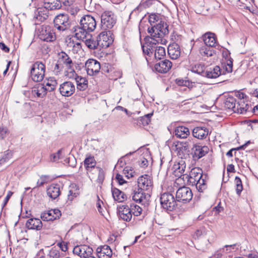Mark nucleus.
I'll return each instance as SVG.
<instances>
[{
  "instance_id": "f257e3e1",
  "label": "nucleus",
  "mask_w": 258,
  "mask_h": 258,
  "mask_svg": "<svg viewBox=\"0 0 258 258\" xmlns=\"http://www.w3.org/2000/svg\"><path fill=\"white\" fill-rule=\"evenodd\" d=\"M80 26L76 25L74 35L78 39L82 40L87 37L90 32L93 31L96 26L95 19L90 15H85L80 20Z\"/></svg>"
},
{
  "instance_id": "f03ea898",
  "label": "nucleus",
  "mask_w": 258,
  "mask_h": 258,
  "mask_svg": "<svg viewBox=\"0 0 258 258\" xmlns=\"http://www.w3.org/2000/svg\"><path fill=\"white\" fill-rule=\"evenodd\" d=\"M188 184L191 186H196L199 192H203L207 188V175L203 174V170L199 167H195L191 169L189 175L185 174Z\"/></svg>"
},
{
  "instance_id": "7ed1b4c3",
  "label": "nucleus",
  "mask_w": 258,
  "mask_h": 258,
  "mask_svg": "<svg viewBox=\"0 0 258 258\" xmlns=\"http://www.w3.org/2000/svg\"><path fill=\"white\" fill-rule=\"evenodd\" d=\"M54 27L60 32L70 31L74 33L76 25L68 14L60 13L53 20Z\"/></svg>"
},
{
  "instance_id": "20e7f679",
  "label": "nucleus",
  "mask_w": 258,
  "mask_h": 258,
  "mask_svg": "<svg viewBox=\"0 0 258 258\" xmlns=\"http://www.w3.org/2000/svg\"><path fill=\"white\" fill-rule=\"evenodd\" d=\"M225 60L223 62L222 65L225 70V72L223 73L219 66H215L213 69H210L207 70L206 77L208 78H216L221 74H224L225 73H231L232 71L233 68V59L230 56L229 53L226 52L225 55L224 54Z\"/></svg>"
},
{
  "instance_id": "39448f33",
  "label": "nucleus",
  "mask_w": 258,
  "mask_h": 258,
  "mask_svg": "<svg viewBox=\"0 0 258 258\" xmlns=\"http://www.w3.org/2000/svg\"><path fill=\"white\" fill-rule=\"evenodd\" d=\"M160 202L161 207L167 212L174 211L177 208V202L174 196L170 192L161 194Z\"/></svg>"
},
{
  "instance_id": "423d86ee",
  "label": "nucleus",
  "mask_w": 258,
  "mask_h": 258,
  "mask_svg": "<svg viewBox=\"0 0 258 258\" xmlns=\"http://www.w3.org/2000/svg\"><path fill=\"white\" fill-rule=\"evenodd\" d=\"M45 66L41 61H37L34 63L30 69V77L36 82H39L45 76Z\"/></svg>"
},
{
  "instance_id": "0eeeda50",
  "label": "nucleus",
  "mask_w": 258,
  "mask_h": 258,
  "mask_svg": "<svg viewBox=\"0 0 258 258\" xmlns=\"http://www.w3.org/2000/svg\"><path fill=\"white\" fill-rule=\"evenodd\" d=\"M146 43L142 45V48L143 53L145 55L151 56L153 54L155 45L157 44L161 43L165 44L167 41L165 39L159 38L158 39L150 40V39L145 38Z\"/></svg>"
},
{
  "instance_id": "6e6552de",
  "label": "nucleus",
  "mask_w": 258,
  "mask_h": 258,
  "mask_svg": "<svg viewBox=\"0 0 258 258\" xmlns=\"http://www.w3.org/2000/svg\"><path fill=\"white\" fill-rule=\"evenodd\" d=\"M116 23L114 15L111 11H105L101 16V28L104 30L111 29Z\"/></svg>"
},
{
  "instance_id": "1a4fd4ad",
  "label": "nucleus",
  "mask_w": 258,
  "mask_h": 258,
  "mask_svg": "<svg viewBox=\"0 0 258 258\" xmlns=\"http://www.w3.org/2000/svg\"><path fill=\"white\" fill-rule=\"evenodd\" d=\"M177 202L183 203L189 202L192 198L191 190L186 186L179 187L176 192Z\"/></svg>"
},
{
  "instance_id": "9d476101",
  "label": "nucleus",
  "mask_w": 258,
  "mask_h": 258,
  "mask_svg": "<svg viewBox=\"0 0 258 258\" xmlns=\"http://www.w3.org/2000/svg\"><path fill=\"white\" fill-rule=\"evenodd\" d=\"M39 38L46 42H52L56 39L55 33L49 26H42L39 31Z\"/></svg>"
},
{
  "instance_id": "9b49d317",
  "label": "nucleus",
  "mask_w": 258,
  "mask_h": 258,
  "mask_svg": "<svg viewBox=\"0 0 258 258\" xmlns=\"http://www.w3.org/2000/svg\"><path fill=\"white\" fill-rule=\"evenodd\" d=\"M111 32L110 31H103L98 36V40L99 42V49L107 48L113 42V39L111 36Z\"/></svg>"
},
{
  "instance_id": "f8f14e48",
  "label": "nucleus",
  "mask_w": 258,
  "mask_h": 258,
  "mask_svg": "<svg viewBox=\"0 0 258 258\" xmlns=\"http://www.w3.org/2000/svg\"><path fill=\"white\" fill-rule=\"evenodd\" d=\"M85 68L88 75L94 76L99 72L101 66L97 60L89 59L85 63Z\"/></svg>"
},
{
  "instance_id": "ddd939ff",
  "label": "nucleus",
  "mask_w": 258,
  "mask_h": 258,
  "mask_svg": "<svg viewBox=\"0 0 258 258\" xmlns=\"http://www.w3.org/2000/svg\"><path fill=\"white\" fill-rule=\"evenodd\" d=\"M153 182L151 177L147 174L140 176L138 179V188L143 190L150 191L152 189Z\"/></svg>"
},
{
  "instance_id": "4468645a",
  "label": "nucleus",
  "mask_w": 258,
  "mask_h": 258,
  "mask_svg": "<svg viewBox=\"0 0 258 258\" xmlns=\"http://www.w3.org/2000/svg\"><path fill=\"white\" fill-rule=\"evenodd\" d=\"M59 91L62 96L70 97L74 93L75 86L73 83L66 81L60 85Z\"/></svg>"
},
{
  "instance_id": "2eb2a0df",
  "label": "nucleus",
  "mask_w": 258,
  "mask_h": 258,
  "mask_svg": "<svg viewBox=\"0 0 258 258\" xmlns=\"http://www.w3.org/2000/svg\"><path fill=\"white\" fill-rule=\"evenodd\" d=\"M58 62H60L68 69L67 71L70 73H75L73 68V61L69 55L64 52L61 51L58 53Z\"/></svg>"
},
{
  "instance_id": "dca6fc26",
  "label": "nucleus",
  "mask_w": 258,
  "mask_h": 258,
  "mask_svg": "<svg viewBox=\"0 0 258 258\" xmlns=\"http://www.w3.org/2000/svg\"><path fill=\"white\" fill-rule=\"evenodd\" d=\"M192 151L193 159L196 161L207 154L209 151V149L206 146L195 144L192 148Z\"/></svg>"
},
{
  "instance_id": "f3484780",
  "label": "nucleus",
  "mask_w": 258,
  "mask_h": 258,
  "mask_svg": "<svg viewBox=\"0 0 258 258\" xmlns=\"http://www.w3.org/2000/svg\"><path fill=\"white\" fill-rule=\"evenodd\" d=\"M117 214L119 219L129 222L132 218L131 210L128 205H122L118 207Z\"/></svg>"
},
{
  "instance_id": "a211bd4d",
  "label": "nucleus",
  "mask_w": 258,
  "mask_h": 258,
  "mask_svg": "<svg viewBox=\"0 0 258 258\" xmlns=\"http://www.w3.org/2000/svg\"><path fill=\"white\" fill-rule=\"evenodd\" d=\"M150 198L149 194H145L144 190L139 188H135L133 191V200L137 203H146Z\"/></svg>"
},
{
  "instance_id": "6ab92c4d",
  "label": "nucleus",
  "mask_w": 258,
  "mask_h": 258,
  "mask_svg": "<svg viewBox=\"0 0 258 258\" xmlns=\"http://www.w3.org/2000/svg\"><path fill=\"white\" fill-rule=\"evenodd\" d=\"M172 66V62L170 60L164 59L156 63L155 64L154 68L159 73H166L170 70Z\"/></svg>"
},
{
  "instance_id": "aec40b11",
  "label": "nucleus",
  "mask_w": 258,
  "mask_h": 258,
  "mask_svg": "<svg viewBox=\"0 0 258 258\" xmlns=\"http://www.w3.org/2000/svg\"><path fill=\"white\" fill-rule=\"evenodd\" d=\"M61 215L60 211L57 209H55L49 210L47 212L42 213L41 215V218L43 221H53L59 218Z\"/></svg>"
},
{
  "instance_id": "412c9836",
  "label": "nucleus",
  "mask_w": 258,
  "mask_h": 258,
  "mask_svg": "<svg viewBox=\"0 0 258 258\" xmlns=\"http://www.w3.org/2000/svg\"><path fill=\"white\" fill-rule=\"evenodd\" d=\"M83 164L87 174L92 172L97 167H96V161L94 157L91 155H86V157L83 161Z\"/></svg>"
},
{
  "instance_id": "4be33fe9",
  "label": "nucleus",
  "mask_w": 258,
  "mask_h": 258,
  "mask_svg": "<svg viewBox=\"0 0 258 258\" xmlns=\"http://www.w3.org/2000/svg\"><path fill=\"white\" fill-rule=\"evenodd\" d=\"M186 168V164L184 160L181 159L179 162L175 163L173 165L172 170L173 174L176 177H180L183 174Z\"/></svg>"
},
{
  "instance_id": "5701e85b",
  "label": "nucleus",
  "mask_w": 258,
  "mask_h": 258,
  "mask_svg": "<svg viewBox=\"0 0 258 258\" xmlns=\"http://www.w3.org/2000/svg\"><path fill=\"white\" fill-rule=\"evenodd\" d=\"M96 252L99 258H110L112 255V250L107 245L97 247Z\"/></svg>"
},
{
  "instance_id": "b1692460",
  "label": "nucleus",
  "mask_w": 258,
  "mask_h": 258,
  "mask_svg": "<svg viewBox=\"0 0 258 258\" xmlns=\"http://www.w3.org/2000/svg\"><path fill=\"white\" fill-rule=\"evenodd\" d=\"M25 226L28 229L40 230L42 228V223L39 219L31 218L26 221Z\"/></svg>"
},
{
  "instance_id": "393cba45",
  "label": "nucleus",
  "mask_w": 258,
  "mask_h": 258,
  "mask_svg": "<svg viewBox=\"0 0 258 258\" xmlns=\"http://www.w3.org/2000/svg\"><path fill=\"white\" fill-rule=\"evenodd\" d=\"M209 134L208 129L205 126H197L192 130L193 136L198 139H205Z\"/></svg>"
},
{
  "instance_id": "a878e982",
  "label": "nucleus",
  "mask_w": 258,
  "mask_h": 258,
  "mask_svg": "<svg viewBox=\"0 0 258 258\" xmlns=\"http://www.w3.org/2000/svg\"><path fill=\"white\" fill-rule=\"evenodd\" d=\"M47 195L52 200L56 199L60 194V185L58 184H52L47 189Z\"/></svg>"
},
{
  "instance_id": "bb28decb",
  "label": "nucleus",
  "mask_w": 258,
  "mask_h": 258,
  "mask_svg": "<svg viewBox=\"0 0 258 258\" xmlns=\"http://www.w3.org/2000/svg\"><path fill=\"white\" fill-rule=\"evenodd\" d=\"M168 53L171 58L176 59L180 55V48L179 45L173 43L170 44L168 47Z\"/></svg>"
},
{
  "instance_id": "cd10ccee",
  "label": "nucleus",
  "mask_w": 258,
  "mask_h": 258,
  "mask_svg": "<svg viewBox=\"0 0 258 258\" xmlns=\"http://www.w3.org/2000/svg\"><path fill=\"white\" fill-rule=\"evenodd\" d=\"M202 39L205 45L214 47L216 43V38L214 33L207 32L202 36Z\"/></svg>"
},
{
  "instance_id": "c85d7f7f",
  "label": "nucleus",
  "mask_w": 258,
  "mask_h": 258,
  "mask_svg": "<svg viewBox=\"0 0 258 258\" xmlns=\"http://www.w3.org/2000/svg\"><path fill=\"white\" fill-rule=\"evenodd\" d=\"M174 136L177 138L185 139L190 134L188 128L184 126H177L174 131Z\"/></svg>"
},
{
  "instance_id": "c756f323",
  "label": "nucleus",
  "mask_w": 258,
  "mask_h": 258,
  "mask_svg": "<svg viewBox=\"0 0 258 258\" xmlns=\"http://www.w3.org/2000/svg\"><path fill=\"white\" fill-rule=\"evenodd\" d=\"M84 42L86 45L90 49H99V42L98 40V36L95 38L92 35H87Z\"/></svg>"
},
{
  "instance_id": "7c9ffc66",
  "label": "nucleus",
  "mask_w": 258,
  "mask_h": 258,
  "mask_svg": "<svg viewBox=\"0 0 258 258\" xmlns=\"http://www.w3.org/2000/svg\"><path fill=\"white\" fill-rule=\"evenodd\" d=\"M168 27V26L166 22L160 21L158 23L155 25L156 32L159 34L158 36H161V38H163V37L169 33Z\"/></svg>"
},
{
  "instance_id": "2f4dec72",
  "label": "nucleus",
  "mask_w": 258,
  "mask_h": 258,
  "mask_svg": "<svg viewBox=\"0 0 258 258\" xmlns=\"http://www.w3.org/2000/svg\"><path fill=\"white\" fill-rule=\"evenodd\" d=\"M32 94L36 95L38 97L43 98L47 94V89L45 88L43 84H38L32 88Z\"/></svg>"
},
{
  "instance_id": "473e14b6",
  "label": "nucleus",
  "mask_w": 258,
  "mask_h": 258,
  "mask_svg": "<svg viewBox=\"0 0 258 258\" xmlns=\"http://www.w3.org/2000/svg\"><path fill=\"white\" fill-rule=\"evenodd\" d=\"M44 8L50 10H55L61 8V3L60 0H44Z\"/></svg>"
},
{
  "instance_id": "72a5a7b5",
  "label": "nucleus",
  "mask_w": 258,
  "mask_h": 258,
  "mask_svg": "<svg viewBox=\"0 0 258 258\" xmlns=\"http://www.w3.org/2000/svg\"><path fill=\"white\" fill-rule=\"evenodd\" d=\"M199 51L200 54L204 57L212 56L216 54V50L213 47L205 45L200 48Z\"/></svg>"
},
{
  "instance_id": "f704fd0d",
  "label": "nucleus",
  "mask_w": 258,
  "mask_h": 258,
  "mask_svg": "<svg viewBox=\"0 0 258 258\" xmlns=\"http://www.w3.org/2000/svg\"><path fill=\"white\" fill-rule=\"evenodd\" d=\"M224 107L226 109L236 112V100L233 96H228L224 101Z\"/></svg>"
},
{
  "instance_id": "c9c22d12",
  "label": "nucleus",
  "mask_w": 258,
  "mask_h": 258,
  "mask_svg": "<svg viewBox=\"0 0 258 258\" xmlns=\"http://www.w3.org/2000/svg\"><path fill=\"white\" fill-rule=\"evenodd\" d=\"M112 195L114 200L118 202H122L126 199L125 194L116 187H112Z\"/></svg>"
},
{
  "instance_id": "e433bc0d",
  "label": "nucleus",
  "mask_w": 258,
  "mask_h": 258,
  "mask_svg": "<svg viewBox=\"0 0 258 258\" xmlns=\"http://www.w3.org/2000/svg\"><path fill=\"white\" fill-rule=\"evenodd\" d=\"M75 80L77 82V88L80 91H84L88 87V81L84 77L77 76L75 77Z\"/></svg>"
},
{
  "instance_id": "4c0bfd02",
  "label": "nucleus",
  "mask_w": 258,
  "mask_h": 258,
  "mask_svg": "<svg viewBox=\"0 0 258 258\" xmlns=\"http://www.w3.org/2000/svg\"><path fill=\"white\" fill-rule=\"evenodd\" d=\"M249 106L248 104L245 103L244 100H239L236 103V112L237 113L243 114L248 111Z\"/></svg>"
},
{
  "instance_id": "58836bf2",
  "label": "nucleus",
  "mask_w": 258,
  "mask_h": 258,
  "mask_svg": "<svg viewBox=\"0 0 258 258\" xmlns=\"http://www.w3.org/2000/svg\"><path fill=\"white\" fill-rule=\"evenodd\" d=\"M153 113H148L145 115L143 116H141L140 118L135 119V120H137V125H148L151 121V117L153 115Z\"/></svg>"
},
{
  "instance_id": "ea45409f",
  "label": "nucleus",
  "mask_w": 258,
  "mask_h": 258,
  "mask_svg": "<svg viewBox=\"0 0 258 258\" xmlns=\"http://www.w3.org/2000/svg\"><path fill=\"white\" fill-rule=\"evenodd\" d=\"M154 56L156 59H161L165 56V49L162 46L155 45L154 49Z\"/></svg>"
},
{
  "instance_id": "a19ab883",
  "label": "nucleus",
  "mask_w": 258,
  "mask_h": 258,
  "mask_svg": "<svg viewBox=\"0 0 258 258\" xmlns=\"http://www.w3.org/2000/svg\"><path fill=\"white\" fill-rule=\"evenodd\" d=\"M191 71L203 77H206L207 73V70H205V66L202 64H196L192 68Z\"/></svg>"
},
{
  "instance_id": "79ce46f5",
  "label": "nucleus",
  "mask_w": 258,
  "mask_h": 258,
  "mask_svg": "<svg viewBox=\"0 0 258 258\" xmlns=\"http://www.w3.org/2000/svg\"><path fill=\"white\" fill-rule=\"evenodd\" d=\"M82 254H81V257L86 258L88 256L92 255L93 250L89 246L86 245H83Z\"/></svg>"
},
{
  "instance_id": "37998d69",
  "label": "nucleus",
  "mask_w": 258,
  "mask_h": 258,
  "mask_svg": "<svg viewBox=\"0 0 258 258\" xmlns=\"http://www.w3.org/2000/svg\"><path fill=\"white\" fill-rule=\"evenodd\" d=\"M151 26L152 27L151 28H149L148 29V32L151 34V37L150 38L146 37L145 38L150 39V40L153 39L154 38V39H158L159 38L163 39L162 38H161V36H158V35L159 34V33H157V32H156L155 25Z\"/></svg>"
},
{
  "instance_id": "c03bdc74",
  "label": "nucleus",
  "mask_w": 258,
  "mask_h": 258,
  "mask_svg": "<svg viewBox=\"0 0 258 258\" xmlns=\"http://www.w3.org/2000/svg\"><path fill=\"white\" fill-rule=\"evenodd\" d=\"M235 183L236 184V194L238 196H240L241 195V191L243 190V185H242V181L239 177L236 176L235 178Z\"/></svg>"
},
{
  "instance_id": "a18cd8bd",
  "label": "nucleus",
  "mask_w": 258,
  "mask_h": 258,
  "mask_svg": "<svg viewBox=\"0 0 258 258\" xmlns=\"http://www.w3.org/2000/svg\"><path fill=\"white\" fill-rule=\"evenodd\" d=\"M130 209L131 210L132 215L138 216L141 215L142 212V209L137 205L131 204Z\"/></svg>"
},
{
  "instance_id": "49530a36",
  "label": "nucleus",
  "mask_w": 258,
  "mask_h": 258,
  "mask_svg": "<svg viewBox=\"0 0 258 258\" xmlns=\"http://www.w3.org/2000/svg\"><path fill=\"white\" fill-rule=\"evenodd\" d=\"M79 195L78 190L70 189L68 195L67 203L68 204H71L74 199Z\"/></svg>"
},
{
  "instance_id": "de8ad7c7",
  "label": "nucleus",
  "mask_w": 258,
  "mask_h": 258,
  "mask_svg": "<svg viewBox=\"0 0 258 258\" xmlns=\"http://www.w3.org/2000/svg\"><path fill=\"white\" fill-rule=\"evenodd\" d=\"M10 134L8 128L6 126H0V140H4Z\"/></svg>"
},
{
  "instance_id": "09e8293b",
  "label": "nucleus",
  "mask_w": 258,
  "mask_h": 258,
  "mask_svg": "<svg viewBox=\"0 0 258 258\" xmlns=\"http://www.w3.org/2000/svg\"><path fill=\"white\" fill-rule=\"evenodd\" d=\"M134 173V169L129 166H126L123 170V174L128 179L133 177Z\"/></svg>"
},
{
  "instance_id": "8fccbe9b",
  "label": "nucleus",
  "mask_w": 258,
  "mask_h": 258,
  "mask_svg": "<svg viewBox=\"0 0 258 258\" xmlns=\"http://www.w3.org/2000/svg\"><path fill=\"white\" fill-rule=\"evenodd\" d=\"M96 169L97 170L98 172V177H97L96 181H97V183L101 184H102V183L104 181L105 174H104V171L101 168L97 167Z\"/></svg>"
},
{
  "instance_id": "3c124183",
  "label": "nucleus",
  "mask_w": 258,
  "mask_h": 258,
  "mask_svg": "<svg viewBox=\"0 0 258 258\" xmlns=\"http://www.w3.org/2000/svg\"><path fill=\"white\" fill-rule=\"evenodd\" d=\"M160 16L155 14H152L149 16V22L151 25H156V23L159 21Z\"/></svg>"
},
{
  "instance_id": "603ef678",
  "label": "nucleus",
  "mask_w": 258,
  "mask_h": 258,
  "mask_svg": "<svg viewBox=\"0 0 258 258\" xmlns=\"http://www.w3.org/2000/svg\"><path fill=\"white\" fill-rule=\"evenodd\" d=\"M100 70L102 74L109 73L112 71V67L109 63H105L101 67Z\"/></svg>"
},
{
  "instance_id": "864d4df0",
  "label": "nucleus",
  "mask_w": 258,
  "mask_h": 258,
  "mask_svg": "<svg viewBox=\"0 0 258 258\" xmlns=\"http://www.w3.org/2000/svg\"><path fill=\"white\" fill-rule=\"evenodd\" d=\"M62 149L59 150L56 153L50 155V160L52 162H55L61 158Z\"/></svg>"
},
{
  "instance_id": "5fc2aeb1",
  "label": "nucleus",
  "mask_w": 258,
  "mask_h": 258,
  "mask_svg": "<svg viewBox=\"0 0 258 258\" xmlns=\"http://www.w3.org/2000/svg\"><path fill=\"white\" fill-rule=\"evenodd\" d=\"M135 152H131L121 157L118 161V164L120 165V166L122 167L124 165L126 164V162L125 161V158L128 157L129 155H132Z\"/></svg>"
},
{
  "instance_id": "6e6d98bb",
  "label": "nucleus",
  "mask_w": 258,
  "mask_h": 258,
  "mask_svg": "<svg viewBox=\"0 0 258 258\" xmlns=\"http://www.w3.org/2000/svg\"><path fill=\"white\" fill-rule=\"evenodd\" d=\"M64 66L62 65V64L60 62H58V60L56 63H55L54 68V72L55 74L58 75V73H59L62 70Z\"/></svg>"
},
{
  "instance_id": "4d7b16f0",
  "label": "nucleus",
  "mask_w": 258,
  "mask_h": 258,
  "mask_svg": "<svg viewBox=\"0 0 258 258\" xmlns=\"http://www.w3.org/2000/svg\"><path fill=\"white\" fill-rule=\"evenodd\" d=\"M115 180L118 182L119 185H122L126 183V181L123 179V176L119 173L116 175Z\"/></svg>"
},
{
  "instance_id": "13d9d810",
  "label": "nucleus",
  "mask_w": 258,
  "mask_h": 258,
  "mask_svg": "<svg viewBox=\"0 0 258 258\" xmlns=\"http://www.w3.org/2000/svg\"><path fill=\"white\" fill-rule=\"evenodd\" d=\"M47 178H48V176L42 175L40 177V181L38 180L37 182V186H36L38 187V186H41L43 185L46 182V179H47Z\"/></svg>"
},
{
  "instance_id": "bf43d9fd",
  "label": "nucleus",
  "mask_w": 258,
  "mask_h": 258,
  "mask_svg": "<svg viewBox=\"0 0 258 258\" xmlns=\"http://www.w3.org/2000/svg\"><path fill=\"white\" fill-rule=\"evenodd\" d=\"M81 249L83 250V245L77 246L74 248L73 252L74 254H76L81 257L82 254V250Z\"/></svg>"
},
{
  "instance_id": "052dcab7",
  "label": "nucleus",
  "mask_w": 258,
  "mask_h": 258,
  "mask_svg": "<svg viewBox=\"0 0 258 258\" xmlns=\"http://www.w3.org/2000/svg\"><path fill=\"white\" fill-rule=\"evenodd\" d=\"M7 152H8L9 151H7ZM9 155H10L9 153H7V154H5V153L3 155H2L0 157V164L7 161L9 160Z\"/></svg>"
},
{
  "instance_id": "680f3d73",
  "label": "nucleus",
  "mask_w": 258,
  "mask_h": 258,
  "mask_svg": "<svg viewBox=\"0 0 258 258\" xmlns=\"http://www.w3.org/2000/svg\"><path fill=\"white\" fill-rule=\"evenodd\" d=\"M61 3V8L62 6L67 7L72 5L74 2V0H60Z\"/></svg>"
},
{
  "instance_id": "e2e57ef3",
  "label": "nucleus",
  "mask_w": 258,
  "mask_h": 258,
  "mask_svg": "<svg viewBox=\"0 0 258 258\" xmlns=\"http://www.w3.org/2000/svg\"><path fill=\"white\" fill-rule=\"evenodd\" d=\"M38 14L39 15L36 17V19L40 21L46 20L48 17V16L46 14H42V12L41 11H38Z\"/></svg>"
},
{
  "instance_id": "0e129e2a",
  "label": "nucleus",
  "mask_w": 258,
  "mask_h": 258,
  "mask_svg": "<svg viewBox=\"0 0 258 258\" xmlns=\"http://www.w3.org/2000/svg\"><path fill=\"white\" fill-rule=\"evenodd\" d=\"M46 83H49L50 84V86L53 87H56L57 85V81L53 78H49L46 81H44Z\"/></svg>"
},
{
  "instance_id": "69168bd1",
  "label": "nucleus",
  "mask_w": 258,
  "mask_h": 258,
  "mask_svg": "<svg viewBox=\"0 0 258 258\" xmlns=\"http://www.w3.org/2000/svg\"><path fill=\"white\" fill-rule=\"evenodd\" d=\"M97 198H98V201L96 204L97 208V209H98L99 212L100 214L103 215V213H102L103 209L101 207V204H103V202L99 199L98 196H97Z\"/></svg>"
},
{
  "instance_id": "338daca9",
  "label": "nucleus",
  "mask_w": 258,
  "mask_h": 258,
  "mask_svg": "<svg viewBox=\"0 0 258 258\" xmlns=\"http://www.w3.org/2000/svg\"><path fill=\"white\" fill-rule=\"evenodd\" d=\"M13 194V192L11 191H9L8 192V193L4 201V203H3V206H2L3 208L7 204L9 199H10L11 197L12 196Z\"/></svg>"
},
{
  "instance_id": "774afa93",
  "label": "nucleus",
  "mask_w": 258,
  "mask_h": 258,
  "mask_svg": "<svg viewBox=\"0 0 258 258\" xmlns=\"http://www.w3.org/2000/svg\"><path fill=\"white\" fill-rule=\"evenodd\" d=\"M43 84L45 88H46V89H47V92L53 91V90H54V89L56 88V87H51L50 86V84L49 83H46L45 82H44Z\"/></svg>"
}]
</instances>
